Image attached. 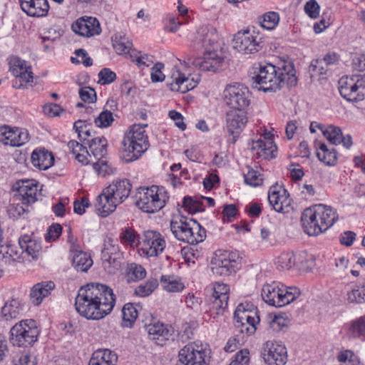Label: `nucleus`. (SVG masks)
I'll return each instance as SVG.
<instances>
[{"label": "nucleus", "mask_w": 365, "mask_h": 365, "mask_svg": "<svg viewBox=\"0 0 365 365\" xmlns=\"http://www.w3.org/2000/svg\"><path fill=\"white\" fill-rule=\"evenodd\" d=\"M211 263L213 274L223 277L235 272L238 264L235 255L221 251L215 253Z\"/></svg>", "instance_id": "obj_17"}, {"label": "nucleus", "mask_w": 365, "mask_h": 365, "mask_svg": "<svg viewBox=\"0 0 365 365\" xmlns=\"http://www.w3.org/2000/svg\"><path fill=\"white\" fill-rule=\"evenodd\" d=\"M178 356L180 364L177 365H207L206 351L192 344L185 346Z\"/></svg>", "instance_id": "obj_19"}, {"label": "nucleus", "mask_w": 365, "mask_h": 365, "mask_svg": "<svg viewBox=\"0 0 365 365\" xmlns=\"http://www.w3.org/2000/svg\"><path fill=\"white\" fill-rule=\"evenodd\" d=\"M223 58L220 57L217 51L205 52L203 58H189L188 63L201 71L217 72L221 69Z\"/></svg>", "instance_id": "obj_25"}, {"label": "nucleus", "mask_w": 365, "mask_h": 365, "mask_svg": "<svg viewBox=\"0 0 365 365\" xmlns=\"http://www.w3.org/2000/svg\"><path fill=\"white\" fill-rule=\"evenodd\" d=\"M10 333V341L14 346H27L37 340L39 331L34 320L26 319L16 324Z\"/></svg>", "instance_id": "obj_9"}, {"label": "nucleus", "mask_w": 365, "mask_h": 365, "mask_svg": "<svg viewBox=\"0 0 365 365\" xmlns=\"http://www.w3.org/2000/svg\"><path fill=\"white\" fill-rule=\"evenodd\" d=\"M327 71V66L322 59L313 60L309 66V72L312 73V75H323L326 73Z\"/></svg>", "instance_id": "obj_60"}, {"label": "nucleus", "mask_w": 365, "mask_h": 365, "mask_svg": "<svg viewBox=\"0 0 365 365\" xmlns=\"http://www.w3.org/2000/svg\"><path fill=\"white\" fill-rule=\"evenodd\" d=\"M223 100L230 108L245 110L250 104L251 93L248 88L242 84H230L223 91Z\"/></svg>", "instance_id": "obj_11"}, {"label": "nucleus", "mask_w": 365, "mask_h": 365, "mask_svg": "<svg viewBox=\"0 0 365 365\" xmlns=\"http://www.w3.org/2000/svg\"><path fill=\"white\" fill-rule=\"evenodd\" d=\"M93 168L98 175L103 177L113 173V169L108 165V162L104 158L93 162Z\"/></svg>", "instance_id": "obj_58"}, {"label": "nucleus", "mask_w": 365, "mask_h": 365, "mask_svg": "<svg viewBox=\"0 0 365 365\" xmlns=\"http://www.w3.org/2000/svg\"><path fill=\"white\" fill-rule=\"evenodd\" d=\"M68 147L78 162L83 165L91 162V160L88 159V155H90V153L82 144L76 140H70L68 143Z\"/></svg>", "instance_id": "obj_41"}, {"label": "nucleus", "mask_w": 365, "mask_h": 365, "mask_svg": "<svg viewBox=\"0 0 365 365\" xmlns=\"http://www.w3.org/2000/svg\"><path fill=\"white\" fill-rule=\"evenodd\" d=\"M89 158L92 156L96 160L104 158L107 155V140L103 136H98L88 140Z\"/></svg>", "instance_id": "obj_35"}, {"label": "nucleus", "mask_w": 365, "mask_h": 365, "mask_svg": "<svg viewBox=\"0 0 365 365\" xmlns=\"http://www.w3.org/2000/svg\"><path fill=\"white\" fill-rule=\"evenodd\" d=\"M166 242L162 235L154 230H146L141 237V247L138 252L146 257H157L165 248Z\"/></svg>", "instance_id": "obj_13"}, {"label": "nucleus", "mask_w": 365, "mask_h": 365, "mask_svg": "<svg viewBox=\"0 0 365 365\" xmlns=\"http://www.w3.org/2000/svg\"><path fill=\"white\" fill-rule=\"evenodd\" d=\"M135 205L144 212L153 213L161 210L168 199L163 189L158 186L140 187L135 195Z\"/></svg>", "instance_id": "obj_7"}, {"label": "nucleus", "mask_w": 365, "mask_h": 365, "mask_svg": "<svg viewBox=\"0 0 365 365\" xmlns=\"http://www.w3.org/2000/svg\"><path fill=\"white\" fill-rule=\"evenodd\" d=\"M128 277L132 280H140L146 275L145 269L139 264H130L128 267Z\"/></svg>", "instance_id": "obj_59"}, {"label": "nucleus", "mask_w": 365, "mask_h": 365, "mask_svg": "<svg viewBox=\"0 0 365 365\" xmlns=\"http://www.w3.org/2000/svg\"><path fill=\"white\" fill-rule=\"evenodd\" d=\"M348 335L353 338L365 339V316L361 317L350 323Z\"/></svg>", "instance_id": "obj_44"}, {"label": "nucleus", "mask_w": 365, "mask_h": 365, "mask_svg": "<svg viewBox=\"0 0 365 365\" xmlns=\"http://www.w3.org/2000/svg\"><path fill=\"white\" fill-rule=\"evenodd\" d=\"M21 9L31 16L46 15L49 6L47 0H20Z\"/></svg>", "instance_id": "obj_30"}, {"label": "nucleus", "mask_w": 365, "mask_h": 365, "mask_svg": "<svg viewBox=\"0 0 365 365\" xmlns=\"http://www.w3.org/2000/svg\"><path fill=\"white\" fill-rule=\"evenodd\" d=\"M307 216H309L310 222L316 217H319V220L322 221V226L324 227L323 229L325 231L331 227L339 218L336 210L323 204L314 205V211L307 212Z\"/></svg>", "instance_id": "obj_22"}, {"label": "nucleus", "mask_w": 365, "mask_h": 365, "mask_svg": "<svg viewBox=\"0 0 365 365\" xmlns=\"http://www.w3.org/2000/svg\"><path fill=\"white\" fill-rule=\"evenodd\" d=\"M73 31L83 37H91L101 33L98 21L91 16H83L77 19L71 26Z\"/></svg>", "instance_id": "obj_23"}, {"label": "nucleus", "mask_w": 365, "mask_h": 365, "mask_svg": "<svg viewBox=\"0 0 365 365\" xmlns=\"http://www.w3.org/2000/svg\"><path fill=\"white\" fill-rule=\"evenodd\" d=\"M29 205L27 204H23V201L14 195L11 200V203L8 207V214L10 217L17 218L27 212Z\"/></svg>", "instance_id": "obj_43"}, {"label": "nucleus", "mask_w": 365, "mask_h": 365, "mask_svg": "<svg viewBox=\"0 0 365 365\" xmlns=\"http://www.w3.org/2000/svg\"><path fill=\"white\" fill-rule=\"evenodd\" d=\"M261 294L264 301L269 305L282 307L297 299L301 292L296 287H287L282 283L273 282L263 286Z\"/></svg>", "instance_id": "obj_6"}, {"label": "nucleus", "mask_w": 365, "mask_h": 365, "mask_svg": "<svg viewBox=\"0 0 365 365\" xmlns=\"http://www.w3.org/2000/svg\"><path fill=\"white\" fill-rule=\"evenodd\" d=\"M279 21V16L277 12L269 11L259 18L261 26L267 29H274Z\"/></svg>", "instance_id": "obj_50"}, {"label": "nucleus", "mask_w": 365, "mask_h": 365, "mask_svg": "<svg viewBox=\"0 0 365 365\" xmlns=\"http://www.w3.org/2000/svg\"><path fill=\"white\" fill-rule=\"evenodd\" d=\"M365 87V76L353 75L343 76L339 81V91L341 96L348 101L363 100L361 89Z\"/></svg>", "instance_id": "obj_12"}, {"label": "nucleus", "mask_w": 365, "mask_h": 365, "mask_svg": "<svg viewBox=\"0 0 365 365\" xmlns=\"http://www.w3.org/2000/svg\"><path fill=\"white\" fill-rule=\"evenodd\" d=\"M295 264V256L292 252H284L281 254L276 262L277 267L279 270H289Z\"/></svg>", "instance_id": "obj_48"}, {"label": "nucleus", "mask_w": 365, "mask_h": 365, "mask_svg": "<svg viewBox=\"0 0 365 365\" xmlns=\"http://www.w3.org/2000/svg\"><path fill=\"white\" fill-rule=\"evenodd\" d=\"M319 5L316 0H309L304 6L305 13L312 19H316L319 16Z\"/></svg>", "instance_id": "obj_64"}, {"label": "nucleus", "mask_w": 365, "mask_h": 365, "mask_svg": "<svg viewBox=\"0 0 365 365\" xmlns=\"http://www.w3.org/2000/svg\"><path fill=\"white\" fill-rule=\"evenodd\" d=\"M235 327L242 333L248 335L256 331V325L259 322V317L256 309L252 304H240L237 306L235 313Z\"/></svg>", "instance_id": "obj_10"}, {"label": "nucleus", "mask_w": 365, "mask_h": 365, "mask_svg": "<svg viewBox=\"0 0 365 365\" xmlns=\"http://www.w3.org/2000/svg\"><path fill=\"white\" fill-rule=\"evenodd\" d=\"M55 284L53 282H42L35 284L31 290L30 297L34 305H38L43 299L51 294L54 289Z\"/></svg>", "instance_id": "obj_33"}, {"label": "nucleus", "mask_w": 365, "mask_h": 365, "mask_svg": "<svg viewBox=\"0 0 365 365\" xmlns=\"http://www.w3.org/2000/svg\"><path fill=\"white\" fill-rule=\"evenodd\" d=\"M112 41L114 49L119 54L128 53L133 45L128 38L121 33L115 34L112 38Z\"/></svg>", "instance_id": "obj_42"}, {"label": "nucleus", "mask_w": 365, "mask_h": 365, "mask_svg": "<svg viewBox=\"0 0 365 365\" xmlns=\"http://www.w3.org/2000/svg\"><path fill=\"white\" fill-rule=\"evenodd\" d=\"M117 356L109 349H98L94 351L88 365H115Z\"/></svg>", "instance_id": "obj_37"}, {"label": "nucleus", "mask_w": 365, "mask_h": 365, "mask_svg": "<svg viewBox=\"0 0 365 365\" xmlns=\"http://www.w3.org/2000/svg\"><path fill=\"white\" fill-rule=\"evenodd\" d=\"M120 242L130 248L138 247L141 245V237L132 228H125L120 234Z\"/></svg>", "instance_id": "obj_40"}, {"label": "nucleus", "mask_w": 365, "mask_h": 365, "mask_svg": "<svg viewBox=\"0 0 365 365\" xmlns=\"http://www.w3.org/2000/svg\"><path fill=\"white\" fill-rule=\"evenodd\" d=\"M29 140V132L23 128H11L8 125L0 127V142L6 145L19 147Z\"/></svg>", "instance_id": "obj_20"}, {"label": "nucleus", "mask_w": 365, "mask_h": 365, "mask_svg": "<svg viewBox=\"0 0 365 365\" xmlns=\"http://www.w3.org/2000/svg\"><path fill=\"white\" fill-rule=\"evenodd\" d=\"M32 165L39 170H47L54 162L53 155L45 149H36L31 154Z\"/></svg>", "instance_id": "obj_32"}, {"label": "nucleus", "mask_w": 365, "mask_h": 365, "mask_svg": "<svg viewBox=\"0 0 365 365\" xmlns=\"http://www.w3.org/2000/svg\"><path fill=\"white\" fill-rule=\"evenodd\" d=\"M158 282L156 279H150L139 284L134 291V294L140 297H145L150 295L158 287Z\"/></svg>", "instance_id": "obj_46"}, {"label": "nucleus", "mask_w": 365, "mask_h": 365, "mask_svg": "<svg viewBox=\"0 0 365 365\" xmlns=\"http://www.w3.org/2000/svg\"><path fill=\"white\" fill-rule=\"evenodd\" d=\"M323 135L332 144H340V137L342 135L341 130L333 125H325Z\"/></svg>", "instance_id": "obj_49"}, {"label": "nucleus", "mask_w": 365, "mask_h": 365, "mask_svg": "<svg viewBox=\"0 0 365 365\" xmlns=\"http://www.w3.org/2000/svg\"><path fill=\"white\" fill-rule=\"evenodd\" d=\"M79 96L85 103H93L96 100V93L91 87H84L79 90Z\"/></svg>", "instance_id": "obj_63"}, {"label": "nucleus", "mask_w": 365, "mask_h": 365, "mask_svg": "<svg viewBox=\"0 0 365 365\" xmlns=\"http://www.w3.org/2000/svg\"><path fill=\"white\" fill-rule=\"evenodd\" d=\"M130 57L138 66H145L148 67L153 63V56L142 53L140 51H132Z\"/></svg>", "instance_id": "obj_52"}, {"label": "nucleus", "mask_w": 365, "mask_h": 365, "mask_svg": "<svg viewBox=\"0 0 365 365\" xmlns=\"http://www.w3.org/2000/svg\"><path fill=\"white\" fill-rule=\"evenodd\" d=\"M22 309L18 299H12L4 304L1 308V316L6 321L17 319Z\"/></svg>", "instance_id": "obj_39"}, {"label": "nucleus", "mask_w": 365, "mask_h": 365, "mask_svg": "<svg viewBox=\"0 0 365 365\" xmlns=\"http://www.w3.org/2000/svg\"><path fill=\"white\" fill-rule=\"evenodd\" d=\"M170 229L178 240L192 245L202 242L206 237L205 230L197 221L182 215L171 220Z\"/></svg>", "instance_id": "obj_5"}, {"label": "nucleus", "mask_w": 365, "mask_h": 365, "mask_svg": "<svg viewBox=\"0 0 365 365\" xmlns=\"http://www.w3.org/2000/svg\"><path fill=\"white\" fill-rule=\"evenodd\" d=\"M257 69L252 80L259 91L276 92L284 85L292 87L297 84V78L291 66L288 68L287 66L277 68L271 63H264L259 65Z\"/></svg>", "instance_id": "obj_2"}, {"label": "nucleus", "mask_w": 365, "mask_h": 365, "mask_svg": "<svg viewBox=\"0 0 365 365\" xmlns=\"http://www.w3.org/2000/svg\"><path fill=\"white\" fill-rule=\"evenodd\" d=\"M347 301L349 303L365 302V287H356L346 294Z\"/></svg>", "instance_id": "obj_54"}, {"label": "nucleus", "mask_w": 365, "mask_h": 365, "mask_svg": "<svg viewBox=\"0 0 365 365\" xmlns=\"http://www.w3.org/2000/svg\"><path fill=\"white\" fill-rule=\"evenodd\" d=\"M310 211H314V206L305 209L302 212L301 217L302 228L304 232L308 235L317 236L325 232V230L323 229L324 227L322 226V221L319 220V217H316L310 222L308 217L309 216H307V212H309Z\"/></svg>", "instance_id": "obj_31"}, {"label": "nucleus", "mask_w": 365, "mask_h": 365, "mask_svg": "<svg viewBox=\"0 0 365 365\" xmlns=\"http://www.w3.org/2000/svg\"><path fill=\"white\" fill-rule=\"evenodd\" d=\"M146 330L149 338L159 345H163L171 336L170 331L161 323L149 324L146 327Z\"/></svg>", "instance_id": "obj_34"}, {"label": "nucleus", "mask_w": 365, "mask_h": 365, "mask_svg": "<svg viewBox=\"0 0 365 365\" xmlns=\"http://www.w3.org/2000/svg\"><path fill=\"white\" fill-rule=\"evenodd\" d=\"M272 135L269 132L263 133L262 137L252 142V150H257L256 155L263 159L276 156L277 146L274 143Z\"/></svg>", "instance_id": "obj_24"}, {"label": "nucleus", "mask_w": 365, "mask_h": 365, "mask_svg": "<svg viewBox=\"0 0 365 365\" xmlns=\"http://www.w3.org/2000/svg\"><path fill=\"white\" fill-rule=\"evenodd\" d=\"M98 78V82L103 85H106L113 82L116 78V75L110 69L105 68L99 72Z\"/></svg>", "instance_id": "obj_62"}, {"label": "nucleus", "mask_w": 365, "mask_h": 365, "mask_svg": "<svg viewBox=\"0 0 365 365\" xmlns=\"http://www.w3.org/2000/svg\"><path fill=\"white\" fill-rule=\"evenodd\" d=\"M72 255V264L73 267L80 272H86L93 264V260L91 256L86 252L81 250H76L75 246L71 247Z\"/></svg>", "instance_id": "obj_36"}, {"label": "nucleus", "mask_w": 365, "mask_h": 365, "mask_svg": "<svg viewBox=\"0 0 365 365\" xmlns=\"http://www.w3.org/2000/svg\"><path fill=\"white\" fill-rule=\"evenodd\" d=\"M113 120V113L110 110H104L95 118L94 123L98 127L106 128L111 125Z\"/></svg>", "instance_id": "obj_55"}, {"label": "nucleus", "mask_w": 365, "mask_h": 365, "mask_svg": "<svg viewBox=\"0 0 365 365\" xmlns=\"http://www.w3.org/2000/svg\"><path fill=\"white\" fill-rule=\"evenodd\" d=\"M230 288L227 284L216 282L213 292L209 298V312L211 317L216 318L222 316L227 307Z\"/></svg>", "instance_id": "obj_14"}, {"label": "nucleus", "mask_w": 365, "mask_h": 365, "mask_svg": "<svg viewBox=\"0 0 365 365\" xmlns=\"http://www.w3.org/2000/svg\"><path fill=\"white\" fill-rule=\"evenodd\" d=\"M226 122L228 132L232 135V143H235L247 122V113L242 110H230L227 113Z\"/></svg>", "instance_id": "obj_26"}, {"label": "nucleus", "mask_w": 365, "mask_h": 365, "mask_svg": "<svg viewBox=\"0 0 365 365\" xmlns=\"http://www.w3.org/2000/svg\"><path fill=\"white\" fill-rule=\"evenodd\" d=\"M318 158L329 165H334L337 160L336 153L334 149L329 150L326 153H317Z\"/></svg>", "instance_id": "obj_61"}, {"label": "nucleus", "mask_w": 365, "mask_h": 365, "mask_svg": "<svg viewBox=\"0 0 365 365\" xmlns=\"http://www.w3.org/2000/svg\"><path fill=\"white\" fill-rule=\"evenodd\" d=\"M160 283L165 290L169 292H178L182 291L185 286L180 280L173 276L163 275Z\"/></svg>", "instance_id": "obj_45"}, {"label": "nucleus", "mask_w": 365, "mask_h": 365, "mask_svg": "<svg viewBox=\"0 0 365 365\" xmlns=\"http://www.w3.org/2000/svg\"><path fill=\"white\" fill-rule=\"evenodd\" d=\"M10 70L16 78L14 83V86L16 88H20L23 86L21 80H23L25 83H29L33 81L34 77L31 67L24 60L18 57L11 58Z\"/></svg>", "instance_id": "obj_21"}, {"label": "nucleus", "mask_w": 365, "mask_h": 365, "mask_svg": "<svg viewBox=\"0 0 365 365\" xmlns=\"http://www.w3.org/2000/svg\"><path fill=\"white\" fill-rule=\"evenodd\" d=\"M261 356L267 365H285L287 361L286 347L274 341H267L263 344Z\"/></svg>", "instance_id": "obj_16"}, {"label": "nucleus", "mask_w": 365, "mask_h": 365, "mask_svg": "<svg viewBox=\"0 0 365 365\" xmlns=\"http://www.w3.org/2000/svg\"><path fill=\"white\" fill-rule=\"evenodd\" d=\"M220 36L215 28L202 26L190 38V47L193 50L205 52L217 51L220 48Z\"/></svg>", "instance_id": "obj_8"}, {"label": "nucleus", "mask_w": 365, "mask_h": 365, "mask_svg": "<svg viewBox=\"0 0 365 365\" xmlns=\"http://www.w3.org/2000/svg\"><path fill=\"white\" fill-rule=\"evenodd\" d=\"M247 173L244 175L245 182L253 187L260 185L263 180L261 175L250 167H247Z\"/></svg>", "instance_id": "obj_57"}, {"label": "nucleus", "mask_w": 365, "mask_h": 365, "mask_svg": "<svg viewBox=\"0 0 365 365\" xmlns=\"http://www.w3.org/2000/svg\"><path fill=\"white\" fill-rule=\"evenodd\" d=\"M115 302L112 289L106 284L91 283L78 290L75 306L81 316L98 320L110 313Z\"/></svg>", "instance_id": "obj_1"}, {"label": "nucleus", "mask_w": 365, "mask_h": 365, "mask_svg": "<svg viewBox=\"0 0 365 365\" xmlns=\"http://www.w3.org/2000/svg\"><path fill=\"white\" fill-rule=\"evenodd\" d=\"M73 127L78 133L80 140L83 142L88 141V138L92 135L91 130L86 120H78L76 121Z\"/></svg>", "instance_id": "obj_51"}, {"label": "nucleus", "mask_w": 365, "mask_h": 365, "mask_svg": "<svg viewBox=\"0 0 365 365\" xmlns=\"http://www.w3.org/2000/svg\"><path fill=\"white\" fill-rule=\"evenodd\" d=\"M19 245L22 254L26 253L34 259L39 257L41 252V245L39 242L31 239L28 235H25L19 238Z\"/></svg>", "instance_id": "obj_38"}, {"label": "nucleus", "mask_w": 365, "mask_h": 365, "mask_svg": "<svg viewBox=\"0 0 365 365\" xmlns=\"http://www.w3.org/2000/svg\"><path fill=\"white\" fill-rule=\"evenodd\" d=\"M147 124H134L124 135L122 142V158L126 162L138 159L149 148Z\"/></svg>", "instance_id": "obj_4"}, {"label": "nucleus", "mask_w": 365, "mask_h": 365, "mask_svg": "<svg viewBox=\"0 0 365 365\" xmlns=\"http://www.w3.org/2000/svg\"><path fill=\"white\" fill-rule=\"evenodd\" d=\"M183 206L185 210L190 214H195L197 212L204 210L202 202L200 200H195L189 196L184 197Z\"/></svg>", "instance_id": "obj_53"}, {"label": "nucleus", "mask_w": 365, "mask_h": 365, "mask_svg": "<svg viewBox=\"0 0 365 365\" xmlns=\"http://www.w3.org/2000/svg\"><path fill=\"white\" fill-rule=\"evenodd\" d=\"M38 185L32 180H24L19 185L14 194L23 201V204L31 205L37 200Z\"/></svg>", "instance_id": "obj_29"}, {"label": "nucleus", "mask_w": 365, "mask_h": 365, "mask_svg": "<svg viewBox=\"0 0 365 365\" xmlns=\"http://www.w3.org/2000/svg\"><path fill=\"white\" fill-rule=\"evenodd\" d=\"M121 252L117 240L108 238L104 240L103 248L101 251V259L103 263L118 268L120 267L119 259L121 257Z\"/></svg>", "instance_id": "obj_28"}, {"label": "nucleus", "mask_w": 365, "mask_h": 365, "mask_svg": "<svg viewBox=\"0 0 365 365\" xmlns=\"http://www.w3.org/2000/svg\"><path fill=\"white\" fill-rule=\"evenodd\" d=\"M123 325L131 327L136 320L138 313L136 308L131 303L125 304L122 309Z\"/></svg>", "instance_id": "obj_47"}, {"label": "nucleus", "mask_w": 365, "mask_h": 365, "mask_svg": "<svg viewBox=\"0 0 365 365\" xmlns=\"http://www.w3.org/2000/svg\"><path fill=\"white\" fill-rule=\"evenodd\" d=\"M268 200L273 209L281 213H289L292 210V200L287 195V190L277 191L275 187H271L269 191Z\"/></svg>", "instance_id": "obj_27"}, {"label": "nucleus", "mask_w": 365, "mask_h": 365, "mask_svg": "<svg viewBox=\"0 0 365 365\" xmlns=\"http://www.w3.org/2000/svg\"><path fill=\"white\" fill-rule=\"evenodd\" d=\"M199 82V76H186L180 70L174 68L168 80L167 85L172 91L185 93L195 88Z\"/></svg>", "instance_id": "obj_18"}, {"label": "nucleus", "mask_w": 365, "mask_h": 365, "mask_svg": "<svg viewBox=\"0 0 365 365\" xmlns=\"http://www.w3.org/2000/svg\"><path fill=\"white\" fill-rule=\"evenodd\" d=\"M337 359L340 363L346 365H359L357 356L351 350H344L339 353Z\"/></svg>", "instance_id": "obj_56"}, {"label": "nucleus", "mask_w": 365, "mask_h": 365, "mask_svg": "<svg viewBox=\"0 0 365 365\" xmlns=\"http://www.w3.org/2000/svg\"><path fill=\"white\" fill-rule=\"evenodd\" d=\"M132 185L128 180L113 181L96 197L95 207L98 215L107 217L130 195Z\"/></svg>", "instance_id": "obj_3"}, {"label": "nucleus", "mask_w": 365, "mask_h": 365, "mask_svg": "<svg viewBox=\"0 0 365 365\" xmlns=\"http://www.w3.org/2000/svg\"><path fill=\"white\" fill-rule=\"evenodd\" d=\"M260 39L254 31H240L234 36L233 48L245 54L254 53L262 48Z\"/></svg>", "instance_id": "obj_15"}]
</instances>
